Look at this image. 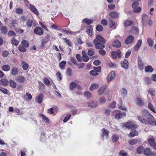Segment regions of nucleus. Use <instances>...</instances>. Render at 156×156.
Listing matches in <instances>:
<instances>
[{"instance_id":"nucleus-1","label":"nucleus","mask_w":156,"mask_h":156,"mask_svg":"<svg viewBox=\"0 0 156 156\" xmlns=\"http://www.w3.org/2000/svg\"><path fill=\"white\" fill-rule=\"evenodd\" d=\"M137 118L140 122L144 124L156 126V121H154V118L146 110H142L140 114L138 115Z\"/></svg>"},{"instance_id":"nucleus-2","label":"nucleus","mask_w":156,"mask_h":156,"mask_svg":"<svg viewBox=\"0 0 156 156\" xmlns=\"http://www.w3.org/2000/svg\"><path fill=\"white\" fill-rule=\"evenodd\" d=\"M105 42V40L99 35L96 36L95 38L93 41L95 47L98 49L104 48V44Z\"/></svg>"},{"instance_id":"nucleus-3","label":"nucleus","mask_w":156,"mask_h":156,"mask_svg":"<svg viewBox=\"0 0 156 156\" xmlns=\"http://www.w3.org/2000/svg\"><path fill=\"white\" fill-rule=\"evenodd\" d=\"M121 125L129 129L136 128L138 127L132 121L128 122L126 123H122Z\"/></svg>"},{"instance_id":"nucleus-4","label":"nucleus","mask_w":156,"mask_h":156,"mask_svg":"<svg viewBox=\"0 0 156 156\" xmlns=\"http://www.w3.org/2000/svg\"><path fill=\"white\" fill-rule=\"evenodd\" d=\"M139 4V3L136 2H134L132 4V7L133 9V11L135 13H138L141 10V8L140 7H138Z\"/></svg>"},{"instance_id":"nucleus-5","label":"nucleus","mask_w":156,"mask_h":156,"mask_svg":"<svg viewBox=\"0 0 156 156\" xmlns=\"http://www.w3.org/2000/svg\"><path fill=\"white\" fill-rule=\"evenodd\" d=\"M144 153L147 156L152 155L156 156V153L154 152H152L150 148H146L144 150Z\"/></svg>"},{"instance_id":"nucleus-6","label":"nucleus","mask_w":156,"mask_h":156,"mask_svg":"<svg viewBox=\"0 0 156 156\" xmlns=\"http://www.w3.org/2000/svg\"><path fill=\"white\" fill-rule=\"evenodd\" d=\"M121 53L119 50H117L116 51H113L112 53V56L114 59L116 58L118 56L119 58H121Z\"/></svg>"},{"instance_id":"nucleus-7","label":"nucleus","mask_w":156,"mask_h":156,"mask_svg":"<svg viewBox=\"0 0 156 156\" xmlns=\"http://www.w3.org/2000/svg\"><path fill=\"white\" fill-rule=\"evenodd\" d=\"M34 33L37 34L41 35L43 34V30L41 27H37L34 29Z\"/></svg>"},{"instance_id":"nucleus-8","label":"nucleus","mask_w":156,"mask_h":156,"mask_svg":"<svg viewBox=\"0 0 156 156\" xmlns=\"http://www.w3.org/2000/svg\"><path fill=\"white\" fill-rule=\"evenodd\" d=\"M113 115H115V117L116 119H120L122 117L121 112L119 110H115L113 112Z\"/></svg>"},{"instance_id":"nucleus-9","label":"nucleus","mask_w":156,"mask_h":156,"mask_svg":"<svg viewBox=\"0 0 156 156\" xmlns=\"http://www.w3.org/2000/svg\"><path fill=\"white\" fill-rule=\"evenodd\" d=\"M115 76V72L112 71L110 74L108 76L107 78V82L108 83L110 82L112 80H113Z\"/></svg>"},{"instance_id":"nucleus-10","label":"nucleus","mask_w":156,"mask_h":156,"mask_svg":"<svg viewBox=\"0 0 156 156\" xmlns=\"http://www.w3.org/2000/svg\"><path fill=\"white\" fill-rule=\"evenodd\" d=\"M136 105L140 106H143L144 104L143 98L140 97L136 98Z\"/></svg>"},{"instance_id":"nucleus-11","label":"nucleus","mask_w":156,"mask_h":156,"mask_svg":"<svg viewBox=\"0 0 156 156\" xmlns=\"http://www.w3.org/2000/svg\"><path fill=\"white\" fill-rule=\"evenodd\" d=\"M138 67L139 69L140 70H143L145 64L140 58H138Z\"/></svg>"},{"instance_id":"nucleus-12","label":"nucleus","mask_w":156,"mask_h":156,"mask_svg":"<svg viewBox=\"0 0 156 156\" xmlns=\"http://www.w3.org/2000/svg\"><path fill=\"white\" fill-rule=\"evenodd\" d=\"M29 6L31 10L34 14H35L36 15H39V12L35 6L32 4H29Z\"/></svg>"},{"instance_id":"nucleus-13","label":"nucleus","mask_w":156,"mask_h":156,"mask_svg":"<svg viewBox=\"0 0 156 156\" xmlns=\"http://www.w3.org/2000/svg\"><path fill=\"white\" fill-rule=\"evenodd\" d=\"M33 23L34 25V27L36 26L37 25V24L35 22H34L33 23V20L30 19H28L27 21V26L28 28H31L32 26Z\"/></svg>"},{"instance_id":"nucleus-14","label":"nucleus","mask_w":156,"mask_h":156,"mask_svg":"<svg viewBox=\"0 0 156 156\" xmlns=\"http://www.w3.org/2000/svg\"><path fill=\"white\" fill-rule=\"evenodd\" d=\"M87 104L89 107L92 108L97 107L98 105V102L96 101H89L87 102Z\"/></svg>"},{"instance_id":"nucleus-15","label":"nucleus","mask_w":156,"mask_h":156,"mask_svg":"<svg viewBox=\"0 0 156 156\" xmlns=\"http://www.w3.org/2000/svg\"><path fill=\"white\" fill-rule=\"evenodd\" d=\"M43 97V94L41 93L38 95L35 98V101L39 104L41 103Z\"/></svg>"},{"instance_id":"nucleus-16","label":"nucleus","mask_w":156,"mask_h":156,"mask_svg":"<svg viewBox=\"0 0 156 156\" xmlns=\"http://www.w3.org/2000/svg\"><path fill=\"white\" fill-rule=\"evenodd\" d=\"M138 132L135 129L132 130L129 133V134L128 136L129 137L132 138L138 135Z\"/></svg>"},{"instance_id":"nucleus-17","label":"nucleus","mask_w":156,"mask_h":156,"mask_svg":"<svg viewBox=\"0 0 156 156\" xmlns=\"http://www.w3.org/2000/svg\"><path fill=\"white\" fill-rule=\"evenodd\" d=\"M122 66L124 68L127 69L128 68L129 62L128 61L125 59L121 62Z\"/></svg>"},{"instance_id":"nucleus-18","label":"nucleus","mask_w":156,"mask_h":156,"mask_svg":"<svg viewBox=\"0 0 156 156\" xmlns=\"http://www.w3.org/2000/svg\"><path fill=\"white\" fill-rule=\"evenodd\" d=\"M15 80L17 82L22 83L25 81L26 77L22 76H18L15 78Z\"/></svg>"},{"instance_id":"nucleus-19","label":"nucleus","mask_w":156,"mask_h":156,"mask_svg":"<svg viewBox=\"0 0 156 156\" xmlns=\"http://www.w3.org/2000/svg\"><path fill=\"white\" fill-rule=\"evenodd\" d=\"M133 40L134 37L132 35H129L126 38V43L127 44H131L133 42Z\"/></svg>"},{"instance_id":"nucleus-20","label":"nucleus","mask_w":156,"mask_h":156,"mask_svg":"<svg viewBox=\"0 0 156 156\" xmlns=\"http://www.w3.org/2000/svg\"><path fill=\"white\" fill-rule=\"evenodd\" d=\"M86 32L89 36H92L93 32V30L91 26H88L87 27Z\"/></svg>"},{"instance_id":"nucleus-21","label":"nucleus","mask_w":156,"mask_h":156,"mask_svg":"<svg viewBox=\"0 0 156 156\" xmlns=\"http://www.w3.org/2000/svg\"><path fill=\"white\" fill-rule=\"evenodd\" d=\"M101 132L102 133L101 136L103 137L105 136L108 138L109 131L103 128L102 129Z\"/></svg>"},{"instance_id":"nucleus-22","label":"nucleus","mask_w":156,"mask_h":156,"mask_svg":"<svg viewBox=\"0 0 156 156\" xmlns=\"http://www.w3.org/2000/svg\"><path fill=\"white\" fill-rule=\"evenodd\" d=\"M99 85L98 83H94L91 84L89 87V89L90 91H93L98 88Z\"/></svg>"},{"instance_id":"nucleus-23","label":"nucleus","mask_w":156,"mask_h":156,"mask_svg":"<svg viewBox=\"0 0 156 156\" xmlns=\"http://www.w3.org/2000/svg\"><path fill=\"white\" fill-rule=\"evenodd\" d=\"M131 34H137L139 33V30L136 26H133L132 27V29L130 30Z\"/></svg>"},{"instance_id":"nucleus-24","label":"nucleus","mask_w":156,"mask_h":156,"mask_svg":"<svg viewBox=\"0 0 156 156\" xmlns=\"http://www.w3.org/2000/svg\"><path fill=\"white\" fill-rule=\"evenodd\" d=\"M112 45L114 47L119 48L121 46V43L119 41L116 40L113 42Z\"/></svg>"},{"instance_id":"nucleus-25","label":"nucleus","mask_w":156,"mask_h":156,"mask_svg":"<svg viewBox=\"0 0 156 156\" xmlns=\"http://www.w3.org/2000/svg\"><path fill=\"white\" fill-rule=\"evenodd\" d=\"M106 89V87L105 86L101 87L98 90V92L99 95H101L103 94Z\"/></svg>"},{"instance_id":"nucleus-26","label":"nucleus","mask_w":156,"mask_h":156,"mask_svg":"<svg viewBox=\"0 0 156 156\" xmlns=\"http://www.w3.org/2000/svg\"><path fill=\"white\" fill-rule=\"evenodd\" d=\"M154 71L152 67L151 66H147L145 68V71L147 73H152Z\"/></svg>"},{"instance_id":"nucleus-27","label":"nucleus","mask_w":156,"mask_h":156,"mask_svg":"<svg viewBox=\"0 0 156 156\" xmlns=\"http://www.w3.org/2000/svg\"><path fill=\"white\" fill-rule=\"evenodd\" d=\"M110 16L113 18H116L119 16V14L116 12L112 11L110 13Z\"/></svg>"},{"instance_id":"nucleus-28","label":"nucleus","mask_w":156,"mask_h":156,"mask_svg":"<svg viewBox=\"0 0 156 156\" xmlns=\"http://www.w3.org/2000/svg\"><path fill=\"white\" fill-rule=\"evenodd\" d=\"M129 144L134 145L136 144L138 142V140L136 139H132L128 140Z\"/></svg>"},{"instance_id":"nucleus-29","label":"nucleus","mask_w":156,"mask_h":156,"mask_svg":"<svg viewBox=\"0 0 156 156\" xmlns=\"http://www.w3.org/2000/svg\"><path fill=\"white\" fill-rule=\"evenodd\" d=\"M82 23H85L87 25H89L93 23V20L87 18L84 19L82 21Z\"/></svg>"},{"instance_id":"nucleus-30","label":"nucleus","mask_w":156,"mask_h":156,"mask_svg":"<svg viewBox=\"0 0 156 156\" xmlns=\"http://www.w3.org/2000/svg\"><path fill=\"white\" fill-rule=\"evenodd\" d=\"M109 22L110 27L111 28H113L114 29H115L116 28V27L115 21L112 20V19H110L109 20Z\"/></svg>"},{"instance_id":"nucleus-31","label":"nucleus","mask_w":156,"mask_h":156,"mask_svg":"<svg viewBox=\"0 0 156 156\" xmlns=\"http://www.w3.org/2000/svg\"><path fill=\"white\" fill-rule=\"evenodd\" d=\"M66 63V62L65 61H62L59 63V66L61 69L62 70L65 69V67Z\"/></svg>"},{"instance_id":"nucleus-32","label":"nucleus","mask_w":156,"mask_h":156,"mask_svg":"<svg viewBox=\"0 0 156 156\" xmlns=\"http://www.w3.org/2000/svg\"><path fill=\"white\" fill-rule=\"evenodd\" d=\"M147 91L148 94H150L151 96H154L155 94V92L154 89L152 88L149 89Z\"/></svg>"},{"instance_id":"nucleus-33","label":"nucleus","mask_w":156,"mask_h":156,"mask_svg":"<svg viewBox=\"0 0 156 156\" xmlns=\"http://www.w3.org/2000/svg\"><path fill=\"white\" fill-rule=\"evenodd\" d=\"M22 66V68L24 70H26L28 69L29 67L28 64L24 61L21 62Z\"/></svg>"},{"instance_id":"nucleus-34","label":"nucleus","mask_w":156,"mask_h":156,"mask_svg":"<svg viewBox=\"0 0 156 156\" xmlns=\"http://www.w3.org/2000/svg\"><path fill=\"white\" fill-rule=\"evenodd\" d=\"M23 98L26 100H30L32 99V96L31 94L28 92L24 95Z\"/></svg>"},{"instance_id":"nucleus-35","label":"nucleus","mask_w":156,"mask_h":156,"mask_svg":"<svg viewBox=\"0 0 156 156\" xmlns=\"http://www.w3.org/2000/svg\"><path fill=\"white\" fill-rule=\"evenodd\" d=\"M118 107L119 109L126 111L127 110L126 108L122 104L121 102L118 105Z\"/></svg>"},{"instance_id":"nucleus-36","label":"nucleus","mask_w":156,"mask_h":156,"mask_svg":"<svg viewBox=\"0 0 156 156\" xmlns=\"http://www.w3.org/2000/svg\"><path fill=\"white\" fill-rule=\"evenodd\" d=\"M1 82L2 85L6 86L9 83L8 80L6 79H2L1 80Z\"/></svg>"},{"instance_id":"nucleus-37","label":"nucleus","mask_w":156,"mask_h":156,"mask_svg":"<svg viewBox=\"0 0 156 156\" xmlns=\"http://www.w3.org/2000/svg\"><path fill=\"white\" fill-rule=\"evenodd\" d=\"M119 136L117 134H113L112 136V141L115 143L117 142L119 139Z\"/></svg>"},{"instance_id":"nucleus-38","label":"nucleus","mask_w":156,"mask_h":156,"mask_svg":"<svg viewBox=\"0 0 156 156\" xmlns=\"http://www.w3.org/2000/svg\"><path fill=\"white\" fill-rule=\"evenodd\" d=\"M40 117L42 118V120L44 122H45L46 123L49 122V119L46 116H44V115L42 114H40Z\"/></svg>"},{"instance_id":"nucleus-39","label":"nucleus","mask_w":156,"mask_h":156,"mask_svg":"<svg viewBox=\"0 0 156 156\" xmlns=\"http://www.w3.org/2000/svg\"><path fill=\"white\" fill-rule=\"evenodd\" d=\"M121 94L123 97H125L127 95V92L126 89L125 88H122L120 90Z\"/></svg>"},{"instance_id":"nucleus-40","label":"nucleus","mask_w":156,"mask_h":156,"mask_svg":"<svg viewBox=\"0 0 156 156\" xmlns=\"http://www.w3.org/2000/svg\"><path fill=\"white\" fill-rule=\"evenodd\" d=\"M27 48L22 45H20L18 48L19 50L22 52H25L26 51Z\"/></svg>"},{"instance_id":"nucleus-41","label":"nucleus","mask_w":156,"mask_h":156,"mask_svg":"<svg viewBox=\"0 0 156 156\" xmlns=\"http://www.w3.org/2000/svg\"><path fill=\"white\" fill-rule=\"evenodd\" d=\"M11 42L12 45L16 46L19 43V41L14 37L11 39Z\"/></svg>"},{"instance_id":"nucleus-42","label":"nucleus","mask_w":156,"mask_h":156,"mask_svg":"<svg viewBox=\"0 0 156 156\" xmlns=\"http://www.w3.org/2000/svg\"><path fill=\"white\" fill-rule=\"evenodd\" d=\"M2 69L5 71H8L10 69V66L8 65H5L3 66L2 67Z\"/></svg>"},{"instance_id":"nucleus-43","label":"nucleus","mask_w":156,"mask_h":156,"mask_svg":"<svg viewBox=\"0 0 156 156\" xmlns=\"http://www.w3.org/2000/svg\"><path fill=\"white\" fill-rule=\"evenodd\" d=\"M1 30L2 33L4 34H6L7 32V28L5 26H2Z\"/></svg>"},{"instance_id":"nucleus-44","label":"nucleus","mask_w":156,"mask_h":156,"mask_svg":"<svg viewBox=\"0 0 156 156\" xmlns=\"http://www.w3.org/2000/svg\"><path fill=\"white\" fill-rule=\"evenodd\" d=\"M9 83L10 86L13 88H15L16 87V83L12 80H9Z\"/></svg>"},{"instance_id":"nucleus-45","label":"nucleus","mask_w":156,"mask_h":156,"mask_svg":"<svg viewBox=\"0 0 156 156\" xmlns=\"http://www.w3.org/2000/svg\"><path fill=\"white\" fill-rule=\"evenodd\" d=\"M147 16L146 14H144L142 16V22L143 24H145L147 22Z\"/></svg>"},{"instance_id":"nucleus-46","label":"nucleus","mask_w":156,"mask_h":156,"mask_svg":"<svg viewBox=\"0 0 156 156\" xmlns=\"http://www.w3.org/2000/svg\"><path fill=\"white\" fill-rule=\"evenodd\" d=\"M65 43H66L69 47H71L73 44L67 38H64L63 39Z\"/></svg>"},{"instance_id":"nucleus-47","label":"nucleus","mask_w":156,"mask_h":156,"mask_svg":"<svg viewBox=\"0 0 156 156\" xmlns=\"http://www.w3.org/2000/svg\"><path fill=\"white\" fill-rule=\"evenodd\" d=\"M21 45H23V46L26 48L28 47L29 45L28 42L27 41L25 40H23L22 41H21Z\"/></svg>"},{"instance_id":"nucleus-48","label":"nucleus","mask_w":156,"mask_h":156,"mask_svg":"<svg viewBox=\"0 0 156 156\" xmlns=\"http://www.w3.org/2000/svg\"><path fill=\"white\" fill-rule=\"evenodd\" d=\"M11 74L12 75H15L17 73L18 69L16 67H13L11 69Z\"/></svg>"},{"instance_id":"nucleus-49","label":"nucleus","mask_w":156,"mask_h":156,"mask_svg":"<svg viewBox=\"0 0 156 156\" xmlns=\"http://www.w3.org/2000/svg\"><path fill=\"white\" fill-rule=\"evenodd\" d=\"M0 90L3 93L5 94H6L9 95V94L8 93V91L5 88L0 87Z\"/></svg>"},{"instance_id":"nucleus-50","label":"nucleus","mask_w":156,"mask_h":156,"mask_svg":"<svg viewBox=\"0 0 156 156\" xmlns=\"http://www.w3.org/2000/svg\"><path fill=\"white\" fill-rule=\"evenodd\" d=\"M48 42L47 41H46V40H44V39H42L41 40V45H40V47L41 48H43L45 45Z\"/></svg>"},{"instance_id":"nucleus-51","label":"nucleus","mask_w":156,"mask_h":156,"mask_svg":"<svg viewBox=\"0 0 156 156\" xmlns=\"http://www.w3.org/2000/svg\"><path fill=\"white\" fill-rule=\"evenodd\" d=\"M106 100L104 97H100L99 100V102L101 104H103L105 103L106 102Z\"/></svg>"},{"instance_id":"nucleus-52","label":"nucleus","mask_w":156,"mask_h":156,"mask_svg":"<svg viewBox=\"0 0 156 156\" xmlns=\"http://www.w3.org/2000/svg\"><path fill=\"white\" fill-rule=\"evenodd\" d=\"M84 96L87 98H89L91 97L92 95L90 92L89 91H87L85 92Z\"/></svg>"},{"instance_id":"nucleus-53","label":"nucleus","mask_w":156,"mask_h":156,"mask_svg":"<svg viewBox=\"0 0 156 156\" xmlns=\"http://www.w3.org/2000/svg\"><path fill=\"white\" fill-rule=\"evenodd\" d=\"M39 89L40 90H43L45 86L44 84L40 82H38Z\"/></svg>"},{"instance_id":"nucleus-54","label":"nucleus","mask_w":156,"mask_h":156,"mask_svg":"<svg viewBox=\"0 0 156 156\" xmlns=\"http://www.w3.org/2000/svg\"><path fill=\"white\" fill-rule=\"evenodd\" d=\"M94 50L92 48H90L88 51L87 54L90 56H92L94 55Z\"/></svg>"},{"instance_id":"nucleus-55","label":"nucleus","mask_w":156,"mask_h":156,"mask_svg":"<svg viewBox=\"0 0 156 156\" xmlns=\"http://www.w3.org/2000/svg\"><path fill=\"white\" fill-rule=\"evenodd\" d=\"M148 108L154 113H156L155 111L154 110V107L153 105L151 103H149L148 104Z\"/></svg>"},{"instance_id":"nucleus-56","label":"nucleus","mask_w":156,"mask_h":156,"mask_svg":"<svg viewBox=\"0 0 156 156\" xmlns=\"http://www.w3.org/2000/svg\"><path fill=\"white\" fill-rule=\"evenodd\" d=\"M148 142L152 146L155 143V141L154 138H151L148 140Z\"/></svg>"},{"instance_id":"nucleus-57","label":"nucleus","mask_w":156,"mask_h":156,"mask_svg":"<svg viewBox=\"0 0 156 156\" xmlns=\"http://www.w3.org/2000/svg\"><path fill=\"white\" fill-rule=\"evenodd\" d=\"M132 22L130 20H127L124 22V24L125 27H127L132 24Z\"/></svg>"},{"instance_id":"nucleus-58","label":"nucleus","mask_w":156,"mask_h":156,"mask_svg":"<svg viewBox=\"0 0 156 156\" xmlns=\"http://www.w3.org/2000/svg\"><path fill=\"white\" fill-rule=\"evenodd\" d=\"M76 84L74 82H71L69 85V89L70 90H73L76 87Z\"/></svg>"},{"instance_id":"nucleus-59","label":"nucleus","mask_w":156,"mask_h":156,"mask_svg":"<svg viewBox=\"0 0 156 156\" xmlns=\"http://www.w3.org/2000/svg\"><path fill=\"white\" fill-rule=\"evenodd\" d=\"M82 58L83 59V60L85 62H87L89 60V58L87 54H85L84 55H82Z\"/></svg>"},{"instance_id":"nucleus-60","label":"nucleus","mask_w":156,"mask_h":156,"mask_svg":"<svg viewBox=\"0 0 156 156\" xmlns=\"http://www.w3.org/2000/svg\"><path fill=\"white\" fill-rule=\"evenodd\" d=\"M90 73L92 76H96L98 75L99 74L94 70H92L90 71Z\"/></svg>"},{"instance_id":"nucleus-61","label":"nucleus","mask_w":156,"mask_h":156,"mask_svg":"<svg viewBox=\"0 0 156 156\" xmlns=\"http://www.w3.org/2000/svg\"><path fill=\"white\" fill-rule=\"evenodd\" d=\"M71 115L70 114H68L65 117L63 121L64 122H67L68 120L70 118Z\"/></svg>"},{"instance_id":"nucleus-62","label":"nucleus","mask_w":156,"mask_h":156,"mask_svg":"<svg viewBox=\"0 0 156 156\" xmlns=\"http://www.w3.org/2000/svg\"><path fill=\"white\" fill-rule=\"evenodd\" d=\"M72 73V70L70 68H68L66 69V73L67 75L71 76Z\"/></svg>"},{"instance_id":"nucleus-63","label":"nucleus","mask_w":156,"mask_h":156,"mask_svg":"<svg viewBox=\"0 0 156 156\" xmlns=\"http://www.w3.org/2000/svg\"><path fill=\"white\" fill-rule=\"evenodd\" d=\"M16 12L17 14H21L23 13V10L21 8H17L16 10Z\"/></svg>"},{"instance_id":"nucleus-64","label":"nucleus","mask_w":156,"mask_h":156,"mask_svg":"<svg viewBox=\"0 0 156 156\" xmlns=\"http://www.w3.org/2000/svg\"><path fill=\"white\" fill-rule=\"evenodd\" d=\"M96 29L98 31H101L103 30V27L101 25H99L96 27Z\"/></svg>"}]
</instances>
